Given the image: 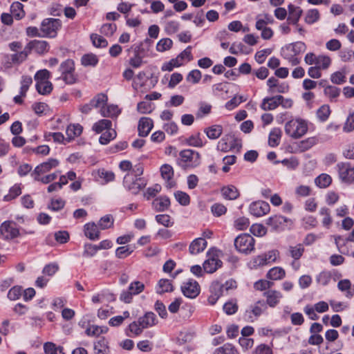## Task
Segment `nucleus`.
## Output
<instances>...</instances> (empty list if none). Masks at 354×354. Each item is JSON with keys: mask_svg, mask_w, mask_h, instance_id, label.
Listing matches in <instances>:
<instances>
[{"mask_svg": "<svg viewBox=\"0 0 354 354\" xmlns=\"http://www.w3.org/2000/svg\"><path fill=\"white\" fill-rule=\"evenodd\" d=\"M84 234L90 240H97L100 238V231L94 223H88L84 225Z\"/></svg>", "mask_w": 354, "mask_h": 354, "instance_id": "obj_30", "label": "nucleus"}, {"mask_svg": "<svg viewBox=\"0 0 354 354\" xmlns=\"http://www.w3.org/2000/svg\"><path fill=\"white\" fill-rule=\"evenodd\" d=\"M114 219L110 214L105 215L99 221L98 225L100 229L106 230L111 228L113 225Z\"/></svg>", "mask_w": 354, "mask_h": 354, "instance_id": "obj_58", "label": "nucleus"}, {"mask_svg": "<svg viewBox=\"0 0 354 354\" xmlns=\"http://www.w3.org/2000/svg\"><path fill=\"white\" fill-rule=\"evenodd\" d=\"M60 173V171H57L54 173L41 176H35L33 177L34 180L36 181L41 182L44 184H48L53 180H55L57 178L58 174Z\"/></svg>", "mask_w": 354, "mask_h": 354, "instance_id": "obj_55", "label": "nucleus"}, {"mask_svg": "<svg viewBox=\"0 0 354 354\" xmlns=\"http://www.w3.org/2000/svg\"><path fill=\"white\" fill-rule=\"evenodd\" d=\"M330 113V106L328 104H324L317 111V117L321 122H324L328 120Z\"/></svg>", "mask_w": 354, "mask_h": 354, "instance_id": "obj_53", "label": "nucleus"}, {"mask_svg": "<svg viewBox=\"0 0 354 354\" xmlns=\"http://www.w3.org/2000/svg\"><path fill=\"white\" fill-rule=\"evenodd\" d=\"M23 8L24 6L20 2L16 1L12 3L10 12L16 19H21L25 16V12Z\"/></svg>", "mask_w": 354, "mask_h": 354, "instance_id": "obj_38", "label": "nucleus"}, {"mask_svg": "<svg viewBox=\"0 0 354 354\" xmlns=\"http://www.w3.org/2000/svg\"><path fill=\"white\" fill-rule=\"evenodd\" d=\"M207 244L206 240L203 238L195 239L189 245V252L192 254H197L206 248Z\"/></svg>", "mask_w": 354, "mask_h": 354, "instance_id": "obj_25", "label": "nucleus"}, {"mask_svg": "<svg viewBox=\"0 0 354 354\" xmlns=\"http://www.w3.org/2000/svg\"><path fill=\"white\" fill-rule=\"evenodd\" d=\"M139 323L142 328H147L155 326L158 323L156 315L152 312H147L144 316L140 317Z\"/></svg>", "mask_w": 354, "mask_h": 354, "instance_id": "obj_26", "label": "nucleus"}, {"mask_svg": "<svg viewBox=\"0 0 354 354\" xmlns=\"http://www.w3.org/2000/svg\"><path fill=\"white\" fill-rule=\"evenodd\" d=\"M173 290V286L169 279H160L156 288V292L158 294H162Z\"/></svg>", "mask_w": 354, "mask_h": 354, "instance_id": "obj_46", "label": "nucleus"}, {"mask_svg": "<svg viewBox=\"0 0 354 354\" xmlns=\"http://www.w3.org/2000/svg\"><path fill=\"white\" fill-rule=\"evenodd\" d=\"M173 46V41L169 38L161 39L156 44V50L160 53L169 50Z\"/></svg>", "mask_w": 354, "mask_h": 354, "instance_id": "obj_54", "label": "nucleus"}, {"mask_svg": "<svg viewBox=\"0 0 354 354\" xmlns=\"http://www.w3.org/2000/svg\"><path fill=\"white\" fill-rule=\"evenodd\" d=\"M343 131L346 133H350L354 131V112L351 113L344 124Z\"/></svg>", "mask_w": 354, "mask_h": 354, "instance_id": "obj_64", "label": "nucleus"}, {"mask_svg": "<svg viewBox=\"0 0 354 354\" xmlns=\"http://www.w3.org/2000/svg\"><path fill=\"white\" fill-rule=\"evenodd\" d=\"M100 113L102 117L115 118L120 114L121 110L117 105L106 104L104 107H102Z\"/></svg>", "mask_w": 354, "mask_h": 354, "instance_id": "obj_24", "label": "nucleus"}, {"mask_svg": "<svg viewBox=\"0 0 354 354\" xmlns=\"http://www.w3.org/2000/svg\"><path fill=\"white\" fill-rule=\"evenodd\" d=\"M270 210V205L263 201L253 202L249 207L250 213L256 217L263 216L267 214Z\"/></svg>", "mask_w": 354, "mask_h": 354, "instance_id": "obj_14", "label": "nucleus"}, {"mask_svg": "<svg viewBox=\"0 0 354 354\" xmlns=\"http://www.w3.org/2000/svg\"><path fill=\"white\" fill-rule=\"evenodd\" d=\"M284 130L291 138H301L308 130V122L299 118L292 119L286 123Z\"/></svg>", "mask_w": 354, "mask_h": 354, "instance_id": "obj_1", "label": "nucleus"}, {"mask_svg": "<svg viewBox=\"0 0 354 354\" xmlns=\"http://www.w3.org/2000/svg\"><path fill=\"white\" fill-rule=\"evenodd\" d=\"M174 196L176 201L183 206H187L190 203V197L189 196L183 192L177 191L174 193Z\"/></svg>", "mask_w": 354, "mask_h": 354, "instance_id": "obj_60", "label": "nucleus"}, {"mask_svg": "<svg viewBox=\"0 0 354 354\" xmlns=\"http://www.w3.org/2000/svg\"><path fill=\"white\" fill-rule=\"evenodd\" d=\"M92 175L95 180L102 184L111 182L115 178V174L113 171L104 169H99L94 171Z\"/></svg>", "mask_w": 354, "mask_h": 354, "instance_id": "obj_17", "label": "nucleus"}, {"mask_svg": "<svg viewBox=\"0 0 354 354\" xmlns=\"http://www.w3.org/2000/svg\"><path fill=\"white\" fill-rule=\"evenodd\" d=\"M61 77L66 84H72L77 80L75 75V64L72 59H66L59 66Z\"/></svg>", "mask_w": 354, "mask_h": 354, "instance_id": "obj_8", "label": "nucleus"}, {"mask_svg": "<svg viewBox=\"0 0 354 354\" xmlns=\"http://www.w3.org/2000/svg\"><path fill=\"white\" fill-rule=\"evenodd\" d=\"M44 351L46 354H65L63 347L57 346L53 342H46L44 344Z\"/></svg>", "mask_w": 354, "mask_h": 354, "instance_id": "obj_45", "label": "nucleus"}, {"mask_svg": "<svg viewBox=\"0 0 354 354\" xmlns=\"http://www.w3.org/2000/svg\"><path fill=\"white\" fill-rule=\"evenodd\" d=\"M207 259L204 261L203 268L205 272L214 273L222 266V261L218 255L213 251H209L207 254Z\"/></svg>", "mask_w": 354, "mask_h": 354, "instance_id": "obj_11", "label": "nucleus"}, {"mask_svg": "<svg viewBox=\"0 0 354 354\" xmlns=\"http://www.w3.org/2000/svg\"><path fill=\"white\" fill-rule=\"evenodd\" d=\"M108 101V97L104 93L97 94L90 102L93 108H99L100 110L104 107Z\"/></svg>", "mask_w": 354, "mask_h": 354, "instance_id": "obj_42", "label": "nucleus"}, {"mask_svg": "<svg viewBox=\"0 0 354 354\" xmlns=\"http://www.w3.org/2000/svg\"><path fill=\"white\" fill-rule=\"evenodd\" d=\"M153 207L157 212H163L170 205V200L167 196H160L153 200Z\"/></svg>", "mask_w": 354, "mask_h": 354, "instance_id": "obj_32", "label": "nucleus"}, {"mask_svg": "<svg viewBox=\"0 0 354 354\" xmlns=\"http://www.w3.org/2000/svg\"><path fill=\"white\" fill-rule=\"evenodd\" d=\"M221 194L223 198L227 200H235L240 195L238 189L232 185L223 187L221 189Z\"/></svg>", "mask_w": 354, "mask_h": 354, "instance_id": "obj_34", "label": "nucleus"}, {"mask_svg": "<svg viewBox=\"0 0 354 354\" xmlns=\"http://www.w3.org/2000/svg\"><path fill=\"white\" fill-rule=\"evenodd\" d=\"M180 160L183 167H196L201 162V155L192 149H185L180 152Z\"/></svg>", "mask_w": 354, "mask_h": 354, "instance_id": "obj_6", "label": "nucleus"}, {"mask_svg": "<svg viewBox=\"0 0 354 354\" xmlns=\"http://www.w3.org/2000/svg\"><path fill=\"white\" fill-rule=\"evenodd\" d=\"M265 296L266 297V301L267 304L270 307H274L277 306L280 299L282 298V294L277 290H270L264 293Z\"/></svg>", "mask_w": 354, "mask_h": 354, "instance_id": "obj_31", "label": "nucleus"}, {"mask_svg": "<svg viewBox=\"0 0 354 354\" xmlns=\"http://www.w3.org/2000/svg\"><path fill=\"white\" fill-rule=\"evenodd\" d=\"M212 294L208 297V303L210 305H214L221 295V287L218 284H216L211 287Z\"/></svg>", "mask_w": 354, "mask_h": 354, "instance_id": "obj_47", "label": "nucleus"}, {"mask_svg": "<svg viewBox=\"0 0 354 354\" xmlns=\"http://www.w3.org/2000/svg\"><path fill=\"white\" fill-rule=\"evenodd\" d=\"M0 232L5 239H13L20 236L19 230L13 221H5L0 227Z\"/></svg>", "mask_w": 354, "mask_h": 354, "instance_id": "obj_12", "label": "nucleus"}, {"mask_svg": "<svg viewBox=\"0 0 354 354\" xmlns=\"http://www.w3.org/2000/svg\"><path fill=\"white\" fill-rule=\"evenodd\" d=\"M288 12L289 15L288 17L287 21L289 24L297 26L298 21L303 13L302 10L299 7L290 4L288 6Z\"/></svg>", "mask_w": 354, "mask_h": 354, "instance_id": "obj_23", "label": "nucleus"}, {"mask_svg": "<svg viewBox=\"0 0 354 354\" xmlns=\"http://www.w3.org/2000/svg\"><path fill=\"white\" fill-rule=\"evenodd\" d=\"M214 354H239V352L234 345L227 343L216 348Z\"/></svg>", "mask_w": 354, "mask_h": 354, "instance_id": "obj_49", "label": "nucleus"}, {"mask_svg": "<svg viewBox=\"0 0 354 354\" xmlns=\"http://www.w3.org/2000/svg\"><path fill=\"white\" fill-rule=\"evenodd\" d=\"M164 31L168 35L177 33L180 28V24L177 20H165L163 22Z\"/></svg>", "mask_w": 354, "mask_h": 354, "instance_id": "obj_33", "label": "nucleus"}, {"mask_svg": "<svg viewBox=\"0 0 354 354\" xmlns=\"http://www.w3.org/2000/svg\"><path fill=\"white\" fill-rule=\"evenodd\" d=\"M112 127V122L107 119H102L95 122L92 127V130L96 133H101L104 131L110 129Z\"/></svg>", "mask_w": 354, "mask_h": 354, "instance_id": "obj_35", "label": "nucleus"}, {"mask_svg": "<svg viewBox=\"0 0 354 354\" xmlns=\"http://www.w3.org/2000/svg\"><path fill=\"white\" fill-rule=\"evenodd\" d=\"M62 23L58 19H45L41 24L40 30L42 37H55Z\"/></svg>", "mask_w": 354, "mask_h": 354, "instance_id": "obj_7", "label": "nucleus"}, {"mask_svg": "<svg viewBox=\"0 0 354 354\" xmlns=\"http://www.w3.org/2000/svg\"><path fill=\"white\" fill-rule=\"evenodd\" d=\"M332 183L330 176L326 174H322L315 179V185L320 188H326Z\"/></svg>", "mask_w": 354, "mask_h": 354, "instance_id": "obj_43", "label": "nucleus"}, {"mask_svg": "<svg viewBox=\"0 0 354 354\" xmlns=\"http://www.w3.org/2000/svg\"><path fill=\"white\" fill-rule=\"evenodd\" d=\"M59 165V161L57 159L55 158H50L48 159V161L44 162L39 165H37L32 173L31 174V176L32 177L35 176H41L46 173H48L51 169L57 167Z\"/></svg>", "mask_w": 354, "mask_h": 354, "instance_id": "obj_15", "label": "nucleus"}, {"mask_svg": "<svg viewBox=\"0 0 354 354\" xmlns=\"http://www.w3.org/2000/svg\"><path fill=\"white\" fill-rule=\"evenodd\" d=\"M304 248L301 244H297L295 246H290L289 252L290 256L295 259L298 260L303 255Z\"/></svg>", "mask_w": 354, "mask_h": 354, "instance_id": "obj_56", "label": "nucleus"}, {"mask_svg": "<svg viewBox=\"0 0 354 354\" xmlns=\"http://www.w3.org/2000/svg\"><path fill=\"white\" fill-rule=\"evenodd\" d=\"M242 147L241 140L232 133L225 134L218 142L216 149L227 153L231 151H239Z\"/></svg>", "mask_w": 354, "mask_h": 354, "instance_id": "obj_3", "label": "nucleus"}, {"mask_svg": "<svg viewBox=\"0 0 354 354\" xmlns=\"http://www.w3.org/2000/svg\"><path fill=\"white\" fill-rule=\"evenodd\" d=\"M181 66L182 62H180L177 57H175L171 59L170 61L164 63L161 67V70L162 71H171L174 68H178Z\"/></svg>", "mask_w": 354, "mask_h": 354, "instance_id": "obj_57", "label": "nucleus"}, {"mask_svg": "<svg viewBox=\"0 0 354 354\" xmlns=\"http://www.w3.org/2000/svg\"><path fill=\"white\" fill-rule=\"evenodd\" d=\"M267 85L269 87L268 91L271 93H283L287 92L289 88V86L287 84H279V80L273 77L268 80Z\"/></svg>", "mask_w": 354, "mask_h": 354, "instance_id": "obj_19", "label": "nucleus"}, {"mask_svg": "<svg viewBox=\"0 0 354 354\" xmlns=\"http://www.w3.org/2000/svg\"><path fill=\"white\" fill-rule=\"evenodd\" d=\"M91 39L93 44L97 48H104L107 46V41L102 37L97 34H92L91 35Z\"/></svg>", "mask_w": 354, "mask_h": 354, "instance_id": "obj_63", "label": "nucleus"}, {"mask_svg": "<svg viewBox=\"0 0 354 354\" xmlns=\"http://www.w3.org/2000/svg\"><path fill=\"white\" fill-rule=\"evenodd\" d=\"M83 127L80 124H71L66 128L67 138L71 140L75 138L80 136L82 133Z\"/></svg>", "mask_w": 354, "mask_h": 354, "instance_id": "obj_36", "label": "nucleus"}, {"mask_svg": "<svg viewBox=\"0 0 354 354\" xmlns=\"http://www.w3.org/2000/svg\"><path fill=\"white\" fill-rule=\"evenodd\" d=\"M288 219L281 215H274L270 216L266 221V224L271 227L273 230H283Z\"/></svg>", "mask_w": 354, "mask_h": 354, "instance_id": "obj_18", "label": "nucleus"}, {"mask_svg": "<svg viewBox=\"0 0 354 354\" xmlns=\"http://www.w3.org/2000/svg\"><path fill=\"white\" fill-rule=\"evenodd\" d=\"M27 48L30 53L34 50L39 54H43L48 50V44L46 41L33 40L27 44Z\"/></svg>", "mask_w": 354, "mask_h": 354, "instance_id": "obj_21", "label": "nucleus"}, {"mask_svg": "<svg viewBox=\"0 0 354 354\" xmlns=\"http://www.w3.org/2000/svg\"><path fill=\"white\" fill-rule=\"evenodd\" d=\"M94 354H110L111 350L109 342L104 337L94 342L93 345Z\"/></svg>", "mask_w": 354, "mask_h": 354, "instance_id": "obj_20", "label": "nucleus"}, {"mask_svg": "<svg viewBox=\"0 0 354 354\" xmlns=\"http://www.w3.org/2000/svg\"><path fill=\"white\" fill-rule=\"evenodd\" d=\"M320 17L319 12L317 9L308 10L305 15L304 21L308 24H313L317 22Z\"/></svg>", "mask_w": 354, "mask_h": 354, "instance_id": "obj_51", "label": "nucleus"}, {"mask_svg": "<svg viewBox=\"0 0 354 354\" xmlns=\"http://www.w3.org/2000/svg\"><path fill=\"white\" fill-rule=\"evenodd\" d=\"M223 128L221 124H214L204 129V133L210 140H216L222 135Z\"/></svg>", "mask_w": 354, "mask_h": 354, "instance_id": "obj_28", "label": "nucleus"}, {"mask_svg": "<svg viewBox=\"0 0 354 354\" xmlns=\"http://www.w3.org/2000/svg\"><path fill=\"white\" fill-rule=\"evenodd\" d=\"M200 290L198 283L194 279H188L181 286L183 294L190 299L196 298L199 295Z\"/></svg>", "mask_w": 354, "mask_h": 354, "instance_id": "obj_13", "label": "nucleus"}, {"mask_svg": "<svg viewBox=\"0 0 354 354\" xmlns=\"http://www.w3.org/2000/svg\"><path fill=\"white\" fill-rule=\"evenodd\" d=\"M116 136V131L111 127L100 136L99 142L102 145H107L111 140L115 139Z\"/></svg>", "mask_w": 354, "mask_h": 354, "instance_id": "obj_48", "label": "nucleus"}, {"mask_svg": "<svg viewBox=\"0 0 354 354\" xmlns=\"http://www.w3.org/2000/svg\"><path fill=\"white\" fill-rule=\"evenodd\" d=\"M331 58L325 55H319L317 56V59L315 66L321 70H327L331 65Z\"/></svg>", "mask_w": 354, "mask_h": 354, "instance_id": "obj_44", "label": "nucleus"}, {"mask_svg": "<svg viewBox=\"0 0 354 354\" xmlns=\"http://www.w3.org/2000/svg\"><path fill=\"white\" fill-rule=\"evenodd\" d=\"M187 142L189 146L195 147H202L205 145V142L201 138L199 133L189 137Z\"/></svg>", "mask_w": 354, "mask_h": 354, "instance_id": "obj_59", "label": "nucleus"}, {"mask_svg": "<svg viewBox=\"0 0 354 354\" xmlns=\"http://www.w3.org/2000/svg\"><path fill=\"white\" fill-rule=\"evenodd\" d=\"M306 44L302 41H296L289 44L281 50V56L292 66H296L300 63V59L297 55L306 50Z\"/></svg>", "mask_w": 354, "mask_h": 354, "instance_id": "obj_2", "label": "nucleus"}, {"mask_svg": "<svg viewBox=\"0 0 354 354\" xmlns=\"http://www.w3.org/2000/svg\"><path fill=\"white\" fill-rule=\"evenodd\" d=\"M339 177L344 183H354V167L350 162H339L337 165Z\"/></svg>", "mask_w": 354, "mask_h": 354, "instance_id": "obj_10", "label": "nucleus"}, {"mask_svg": "<svg viewBox=\"0 0 354 354\" xmlns=\"http://www.w3.org/2000/svg\"><path fill=\"white\" fill-rule=\"evenodd\" d=\"M29 53V50L26 46L23 50L10 55V64L23 62L26 59Z\"/></svg>", "mask_w": 354, "mask_h": 354, "instance_id": "obj_41", "label": "nucleus"}, {"mask_svg": "<svg viewBox=\"0 0 354 354\" xmlns=\"http://www.w3.org/2000/svg\"><path fill=\"white\" fill-rule=\"evenodd\" d=\"M281 137V130L279 128H274L269 134L268 144L274 147L279 145Z\"/></svg>", "mask_w": 354, "mask_h": 354, "instance_id": "obj_39", "label": "nucleus"}, {"mask_svg": "<svg viewBox=\"0 0 354 354\" xmlns=\"http://www.w3.org/2000/svg\"><path fill=\"white\" fill-rule=\"evenodd\" d=\"M319 214L322 216V225L327 229H329L333 223V218L330 215V210L326 207H322L319 210Z\"/></svg>", "mask_w": 354, "mask_h": 354, "instance_id": "obj_40", "label": "nucleus"}, {"mask_svg": "<svg viewBox=\"0 0 354 354\" xmlns=\"http://www.w3.org/2000/svg\"><path fill=\"white\" fill-rule=\"evenodd\" d=\"M36 89L41 95L49 94L53 90V84L49 81L38 82L36 84Z\"/></svg>", "mask_w": 354, "mask_h": 354, "instance_id": "obj_50", "label": "nucleus"}, {"mask_svg": "<svg viewBox=\"0 0 354 354\" xmlns=\"http://www.w3.org/2000/svg\"><path fill=\"white\" fill-rule=\"evenodd\" d=\"M160 173L162 178L167 181V187H174V183L172 180L174 176L173 167L170 165L165 164L160 167Z\"/></svg>", "mask_w": 354, "mask_h": 354, "instance_id": "obj_27", "label": "nucleus"}, {"mask_svg": "<svg viewBox=\"0 0 354 354\" xmlns=\"http://www.w3.org/2000/svg\"><path fill=\"white\" fill-rule=\"evenodd\" d=\"M153 127V121L149 118H142L138 123V133L140 136L145 137Z\"/></svg>", "mask_w": 354, "mask_h": 354, "instance_id": "obj_22", "label": "nucleus"}, {"mask_svg": "<svg viewBox=\"0 0 354 354\" xmlns=\"http://www.w3.org/2000/svg\"><path fill=\"white\" fill-rule=\"evenodd\" d=\"M145 289V284L139 281H134L131 282L127 290H123L120 296L121 301L126 304H129L132 301L133 296L141 293Z\"/></svg>", "mask_w": 354, "mask_h": 354, "instance_id": "obj_9", "label": "nucleus"}, {"mask_svg": "<svg viewBox=\"0 0 354 354\" xmlns=\"http://www.w3.org/2000/svg\"><path fill=\"white\" fill-rule=\"evenodd\" d=\"M266 306L263 301H258L254 305L251 306L249 310L245 312V317L248 321L253 322L261 315Z\"/></svg>", "mask_w": 354, "mask_h": 354, "instance_id": "obj_16", "label": "nucleus"}, {"mask_svg": "<svg viewBox=\"0 0 354 354\" xmlns=\"http://www.w3.org/2000/svg\"><path fill=\"white\" fill-rule=\"evenodd\" d=\"M146 185L147 182L145 178L136 177L133 174H127L124 177V187L133 194H138L145 187Z\"/></svg>", "mask_w": 354, "mask_h": 354, "instance_id": "obj_5", "label": "nucleus"}, {"mask_svg": "<svg viewBox=\"0 0 354 354\" xmlns=\"http://www.w3.org/2000/svg\"><path fill=\"white\" fill-rule=\"evenodd\" d=\"M279 95L265 97L261 104V108L264 111H270L277 109L279 106Z\"/></svg>", "mask_w": 354, "mask_h": 354, "instance_id": "obj_29", "label": "nucleus"}, {"mask_svg": "<svg viewBox=\"0 0 354 354\" xmlns=\"http://www.w3.org/2000/svg\"><path fill=\"white\" fill-rule=\"evenodd\" d=\"M331 277L332 274L330 271L324 270L316 276V281L317 283L325 286L330 283Z\"/></svg>", "mask_w": 354, "mask_h": 354, "instance_id": "obj_52", "label": "nucleus"}, {"mask_svg": "<svg viewBox=\"0 0 354 354\" xmlns=\"http://www.w3.org/2000/svg\"><path fill=\"white\" fill-rule=\"evenodd\" d=\"M234 244L239 252L248 254L254 250L255 240L250 234L244 233L234 239Z\"/></svg>", "mask_w": 354, "mask_h": 354, "instance_id": "obj_4", "label": "nucleus"}, {"mask_svg": "<svg viewBox=\"0 0 354 354\" xmlns=\"http://www.w3.org/2000/svg\"><path fill=\"white\" fill-rule=\"evenodd\" d=\"M82 64L85 66H95L98 62L97 57L94 54H86L82 57Z\"/></svg>", "mask_w": 354, "mask_h": 354, "instance_id": "obj_61", "label": "nucleus"}, {"mask_svg": "<svg viewBox=\"0 0 354 354\" xmlns=\"http://www.w3.org/2000/svg\"><path fill=\"white\" fill-rule=\"evenodd\" d=\"M286 275L284 269L281 267H274L271 268L267 273V278L271 280H281Z\"/></svg>", "mask_w": 354, "mask_h": 354, "instance_id": "obj_37", "label": "nucleus"}, {"mask_svg": "<svg viewBox=\"0 0 354 354\" xmlns=\"http://www.w3.org/2000/svg\"><path fill=\"white\" fill-rule=\"evenodd\" d=\"M133 250L129 245L120 246L116 249L115 256L119 259H124L133 252Z\"/></svg>", "mask_w": 354, "mask_h": 354, "instance_id": "obj_62", "label": "nucleus"}]
</instances>
